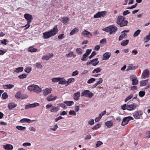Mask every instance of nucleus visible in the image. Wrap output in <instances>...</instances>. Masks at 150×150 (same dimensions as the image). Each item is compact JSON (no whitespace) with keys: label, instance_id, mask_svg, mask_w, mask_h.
Returning <instances> with one entry per match:
<instances>
[{"label":"nucleus","instance_id":"obj_1","mask_svg":"<svg viewBox=\"0 0 150 150\" xmlns=\"http://www.w3.org/2000/svg\"><path fill=\"white\" fill-rule=\"evenodd\" d=\"M58 30L57 28V25H55L53 28L49 30L44 32L43 33V36L44 38L48 39L52 36L55 35L58 32Z\"/></svg>","mask_w":150,"mask_h":150},{"label":"nucleus","instance_id":"obj_2","mask_svg":"<svg viewBox=\"0 0 150 150\" xmlns=\"http://www.w3.org/2000/svg\"><path fill=\"white\" fill-rule=\"evenodd\" d=\"M27 88L28 90L36 92L38 94L40 93L42 91V88H41L38 85L34 84L28 86Z\"/></svg>","mask_w":150,"mask_h":150},{"label":"nucleus","instance_id":"obj_3","mask_svg":"<svg viewBox=\"0 0 150 150\" xmlns=\"http://www.w3.org/2000/svg\"><path fill=\"white\" fill-rule=\"evenodd\" d=\"M128 21L125 19V18L123 16H119L118 17L117 23L120 26L122 27L126 26L128 23Z\"/></svg>","mask_w":150,"mask_h":150},{"label":"nucleus","instance_id":"obj_4","mask_svg":"<svg viewBox=\"0 0 150 150\" xmlns=\"http://www.w3.org/2000/svg\"><path fill=\"white\" fill-rule=\"evenodd\" d=\"M117 28L114 25H111L103 29V30L107 32H109L110 34H114L117 30Z\"/></svg>","mask_w":150,"mask_h":150},{"label":"nucleus","instance_id":"obj_5","mask_svg":"<svg viewBox=\"0 0 150 150\" xmlns=\"http://www.w3.org/2000/svg\"><path fill=\"white\" fill-rule=\"evenodd\" d=\"M25 18L27 21V24L25 25L23 27H26L25 29L28 28L30 26V23L33 20L32 16L28 14H25L24 15Z\"/></svg>","mask_w":150,"mask_h":150},{"label":"nucleus","instance_id":"obj_6","mask_svg":"<svg viewBox=\"0 0 150 150\" xmlns=\"http://www.w3.org/2000/svg\"><path fill=\"white\" fill-rule=\"evenodd\" d=\"M81 96H85L87 97L91 98L94 96V94L92 92H90V91L88 90H85L81 93Z\"/></svg>","mask_w":150,"mask_h":150},{"label":"nucleus","instance_id":"obj_7","mask_svg":"<svg viewBox=\"0 0 150 150\" xmlns=\"http://www.w3.org/2000/svg\"><path fill=\"white\" fill-rule=\"evenodd\" d=\"M143 114V112L141 110H137L133 113V116L136 119H139Z\"/></svg>","mask_w":150,"mask_h":150},{"label":"nucleus","instance_id":"obj_8","mask_svg":"<svg viewBox=\"0 0 150 150\" xmlns=\"http://www.w3.org/2000/svg\"><path fill=\"white\" fill-rule=\"evenodd\" d=\"M129 30H125L121 33V34L119 37L118 40L119 41L125 38L127 36V33L129 32Z\"/></svg>","mask_w":150,"mask_h":150},{"label":"nucleus","instance_id":"obj_9","mask_svg":"<svg viewBox=\"0 0 150 150\" xmlns=\"http://www.w3.org/2000/svg\"><path fill=\"white\" fill-rule=\"evenodd\" d=\"M107 11H99L94 15L95 18H100L104 17L107 14Z\"/></svg>","mask_w":150,"mask_h":150},{"label":"nucleus","instance_id":"obj_10","mask_svg":"<svg viewBox=\"0 0 150 150\" xmlns=\"http://www.w3.org/2000/svg\"><path fill=\"white\" fill-rule=\"evenodd\" d=\"M138 107L137 104L134 103H133L129 105H127V110L130 111L134 110Z\"/></svg>","mask_w":150,"mask_h":150},{"label":"nucleus","instance_id":"obj_11","mask_svg":"<svg viewBox=\"0 0 150 150\" xmlns=\"http://www.w3.org/2000/svg\"><path fill=\"white\" fill-rule=\"evenodd\" d=\"M133 119H134L133 117L131 116H128L124 117L123 119L121 125L122 126H125L128 123L129 121L133 120Z\"/></svg>","mask_w":150,"mask_h":150},{"label":"nucleus","instance_id":"obj_12","mask_svg":"<svg viewBox=\"0 0 150 150\" xmlns=\"http://www.w3.org/2000/svg\"><path fill=\"white\" fill-rule=\"evenodd\" d=\"M15 97L17 98L24 99L27 98L28 96L26 94H23L21 92H18L16 94Z\"/></svg>","mask_w":150,"mask_h":150},{"label":"nucleus","instance_id":"obj_13","mask_svg":"<svg viewBox=\"0 0 150 150\" xmlns=\"http://www.w3.org/2000/svg\"><path fill=\"white\" fill-rule=\"evenodd\" d=\"M150 72L148 69H146L143 72L141 78L142 79H145L148 78L149 76Z\"/></svg>","mask_w":150,"mask_h":150},{"label":"nucleus","instance_id":"obj_14","mask_svg":"<svg viewBox=\"0 0 150 150\" xmlns=\"http://www.w3.org/2000/svg\"><path fill=\"white\" fill-rule=\"evenodd\" d=\"M81 35L84 37L90 38L92 37V35L89 32L84 29L82 32Z\"/></svg>","mask_w":150,"mask_h":150},{"label":"nucleus","instance_id":"obj_15","mask_svg":"<svg viewBox=\"0 0 150 150\" xmlns=\"http://www.w3.org/2000/svg\"><path fill=\"white\" fill-rule=\"evenodd\" d=\"M131 80L132 81V84L133 85H136L138 83V81L137 79V77L134 75H131L130 77Z\"/></svg>","mask_w":150,"mask_h":150},{"label":"nucleus","instance_id":"obj_16","mask_svg":"<svg viewBox=\"0 0 150 150\" xmlns=\"http://www.w3.org/2000/svg\"><path fill=\"white\" fill-rule=\"evenodd\" d=\"M52 91V88L50 87H48L43 89L42 91L43 95L46 96L51 93Z\"/></svg>","mask_w":150,"mask_h":150},{"label":"nucleus","instance_id":"obj_17","mask_svg":"<svg viewBox=\"0 0 150 150\" xmlns=\"http://www.w3.org/2000/svg\"><path fill=\"white\" fill-rule=\"evenodd\" d=\"M57 98V96L51 94L47 97L46 99L48 101H51L56 100Z\"/></svg>","mask_w":150,"mask_h":150},{"label":"nucleus","instance_id":"obj_18","mask_svg":"<svg viewBox=\"0 0 150 150\" xmlns=\"http://www.w3.org/2000/svg\"><path fill=\"white\" fill-rule=\"evenodd\" d=\"M40 104L39 103H35L33 104L26 105L25 107V109H27L29 108H32L35 107L36 106H39Z\"/></svg>","mask_w":150,"mask_h":150},{"label":"nucleus","instance_id":"obj_19","mask_svg":"<svg viewBox=\"0 0 150 150\" xmlns=\"http://www.w3.org/2000/svg\"><path fill=\"white\" fill-rule=\"evenodd\" d=\"M53 56V54L52 53H48L47 54L43 56L42 57V60H48L50 58L52 57Z\"/></svg>","mask_w":150,"mask_h":150},{"label":"nucleus","instance_id":"obj_20","mask_svg":"<svg viewBox=\"0 0 150 150\" xmlns=\"http://www.w3.org/2000/svg\"><path fill=\"white\" fill-rule=\"evenodd\" d=\"M111 55V53L109 52H106L103 55L102 59L107 60L108 59Z\"/></svg>","mask_w":150,"mask_h":150},{"label":"nucleus","instance_id":"obj_21","mask_svg":"<svg viewBox=\"0 0 150 150\" xmlns=\"http://www.w3.org/2000/svg\"><path fill=\"white\" fill-rule=\"evenodd\" d=\"M8 106L9 110H12L16 107L17 104L11 102L9 103L8 105Z\"/></svg>","mask_w":150,"mask_h":150},{"label":"nucleus","instance_id":"obj_22","mask_svg":"<svg viewBox=\"0 0 150 150\" xmlns=\"http://www.w3.org/2000/svg\"><path fill=\"white\" fill-rule=\"evenodd\" d=\"M3 146L4 149L6 150H12L13 149V145L9 144L3 145Z\"/></svg>","mask_w":150,"mask_h":150},{"label":"nucleus","instance_id":"obj_23","mask_svg":"<svg viewBox=\"0 0 150 150\" xmlns=\"http://www.w3.org/2000/svg\"><path fill=\"white\" fill-rule=\"evenodd\" d=\"M35 121V120H31L28 118H23L20 120V122L22 123L24 122L30 123L32 122Z\"/></svg>","mask_w":150,"mask_h":150},{"label":"nucleus","instance_id":"obj_24","mask_svg":"<svg viewBox=\"0 0 150 150\" xmlns=\"http://www.w3.org/2000/svg\"><path fill=\"white\" fill-rule=\"evenodd\" d=\"M138 68V66H133L132 64H129L128 66L127 70H134L137 69Z\"/></svg>","mask_w":150,"mask_h":150},{"label":"nucleus","instance_id":"obj_25","mask_svg":"<svg viewBox=\"0 0 150 150\" xmlns=\"http://www.w3.org/2000/svg\"><path fill=\"white\" fill-rule=\"evenodd\" d=\"M73 98L75 100H78L80 97V92H77L74 94Z\"/></svg>","mask_w":150,"mask_h":150},{"label":"nucleus","instance_id":"obj_26","mask_svg":"<svg viewBox=\"0 0 150 150\" xmlns=\"http://www.w3.org/2000/svg\"><path fill=\"white\" fill-rule=\"evenodd\" d=\"M3 88L5 89H11L14 87V85L12 84L3 85L2 86Z\"/></svg>","mask_w":150,"mask_h":150},{"label":"nucleus","instance_id":"obj_27","mask_svg":"<svg viewBox=\"0 0 150 150\" xmlns=\"http://www.w3.org/2000/svg\"><path fill=\"white\" fill-rule=\"evenodd\" d=\"M65 56L67 58H71L72 57L75 58L76 57V55L74 54L73 52L71 51L69 53L66 54Z\"/></svg>","mask_w":150,"mask_h":150},{"label":"nucleus","instance_id":"obj_28","mask_svg":"<svg viewBox=\"0 0 150 150\" xmlns=\"http://www.w3.org/2000/svg\"><path fill=\"white\" fill-rule=\"evenodd\" d=\"M59 83L61 84H66V80L64 78H59Z\"/></svg>","mask_w":150,"mask_h":150},{"label":"nucleus","instance_id":"obj_29","mask_svg":"<svg viewBox=\"0 0 150 150\" xmlns=\"http://www.w3.org/2000/svg\"><path fill=\"white\" fill-rule=\"evenodd\" d=\"M60 109L59 106L56 107L53 106L51 109L50 111L52 112H57Z\"/></svg>","mask_w":150,"mask_h":150},{"label":"nucleus","instance_id":"obj_30","mask_svg":"<svg viewBox=\"0 0 150 150\" xmlns=\"http://www.w3.org/2000/svg\"><path fill=\"white\" fill-rule=\"evenodd\" d=\"M76 52L77 54L81 55L82 54L83 50L81 48L78 47L76 49Z\"/></svg>","mask_w":150,"mask_h":150},{"label":"nucleus","instance_id":"obj_31","mask_svg":"<svg viewBox=\"0 0 150 150\" xmlns=\"http://www.w3.org/2000/svg\"><path fill=\"white\" fill-rule=\"evenodd\" d=\"M37 50V49L34 48L33 46L30 47L28 50V51L31 52H35Z\"/></svg>","mask_w":150,"mask_h":150},{"label":"nucleus","instance_id":"obj_32","mask_svg":"<svg viewBox=\"0 0 150 150\" xmlns=\"http://www.w3.org/2000/svg\"><path fill=\"white\" fill-rule=\"evenodd\" d=\"M23 68L22 67H19L18 68H16L14 70L15 72L19 73L22 72L23 70Z\"/></svg>","mask_w":150,"mask_h":150},{"label":"nucleus","instance_id":"obj_33","mask_svg":"<svg viewBox=\"0 0 150 150\" xmlns=\"http://www.w3.org/2000/svg\"><path fill=\"white\" fill-rule=\"evenodd\" d=\"M113 122L111 121H107L105 122V125L108 128H110L113 126Z\"/></svg>","mask_w":150,"mask_h":150},{"label":"nucleus","instance_id":"obj_34","mask_svg":"<svg viewBox=\"0 0 150 150\" xmlns=\"http://www.w3.org/2000/svg\"><path fill=\"white\" fill-rule=\"evenodd\" d=\"M92 65L93 66L97 65L99 63V61L98 60V58H96L92 60Z\"/></svg>","mask_w":150,"mask_h":150},{"label":"nucleus","instance_id":"obj_35","mask_svg":"<svg viewBox=\"0 0 150 150\" xmlns=\"http://www.w3.org/2000/svg\"><path fill=\"white\" fill-rule=\"evenodd\" d=\"M78 28H76L71 30L70 33V35H72L78 32Z\"/></svg>","mask_w":150,"mask_h":150},{"label":"nucleus","instance_id":"obj_36","mask_svg":"<svg viewBox=\"0 0 150 150\" xmlns=\"http://www.w3.org/2000/svg\"><path fill=\"white\" fill-rule=\"evenodd\" d=\"M102 71L100 67H98L96 68L95 69L92 71V73H98Z\"/></svg>","mask_w":150,"mask_h":150},{"label":"nucleus","instance_id":"obj_37","mask_svg":"<svg viewBox=\"0 0 150 150\" xmlns=\"http://www.w3.org/2000/svg\"><path fill=\"white\" fill-rule=\"evenodd\" d=\"M148 79L146 80L142 81H140V86H145L148 83Z\"/></svg>","mask_w":150,"mask_h":150},{"label":"nucleus","instance_id":"obj_38","mask_svg":"<svg viewBox=\"0 0 150 150\" xmlns=\"http://www.w3.org/2000/svg\"><path fill=\"white\" fill-rule=\"evenodd\" d=\"M62 22L64 24H67L69 21V18L68 17H63L62 18Z\"/></svg>","mask_w":150,"mask_h":150},{"label":"nucleus","instance_id":"obj_39","mask_svg":"<svg viewBox=\"0 0 150 150\" xmlns=\"http://www.w3.org/2000/svg\"><path fill=\"white\" fill-rule=\"evenodd\" d=\"M129 40H123L122 41L121 43V45L122 46H125L126 45H127L129 43Z\"/></svg>","mask_w":150,"mask_h":150},{"label":"nucleus","instance_id":"obj_40","mask_svg":"<svg viewBox=\"0 0 150 150\" xmlns=\"http://www.w3.org/2000/svg\"><path fill=\"white\" fill-rule=\"evenodd\" d=\"M64 103L68 106H71L74 104V102L72 101H64Z\"/></svg>","mask_w":150,"mask_h":150},{"label":"nucleus","instance_id":"obj_41","mask_svg":"<svg viewBox=\"0 0 150 150\" xmlns=\"http://www.w3.org/2000/svg\"><path fill=\"white\" fill-rule=\"evenodd\" d=\"M141 32V30L139 29L136 31L133 35V36L134 37H136L138 36Z\"/></svg>","mask_w":150,"mask_h":150},{"label":"nucleus","instance_id":"obj_42","mask_svg":"<svg viewBox=\"0 0 150 150\" xmlns=\"http://www.w3.org/2000/svg\"><path fill=\"white\" fill-rule=\"evenodd\" d=\"M75 79L74 78H71L68 79V81H67V85H69L70 83L73 82L74 81Z\"/></svg>","mask_w":150,"mask_h":150},{"label":"nucleus","instance_id":"obj_43","mask_svg":"<svg viewBox=\"0 0 150 150\" xmlns=\"http://www.w3.org/2000/svg\"><path fill=\"white\" fill-rule=\"evenodd\" d=\"M34 65L37 68L39 69H41L42 67V65H41V64L40 62H37L36 63L34 64Z\"/></svg>","mask_w":150,"mask_h":150},{"label":"nucleus","instance_id":"obj_44","mask_svg":"<svg viewBox=\"0 0 150 150\" xmlns=\"http://www.w3.org/2000/svg\"><path fill=\"white\" fill-rule=\"evenodd\" d=\"M133 94H130L125 99V102H127L128 100L132 98L133 97Z\"/></svg>","mask_w":150,"mask_h":150},{"label":"nucleus","instance_id":"obj_45","mask_svg":"<svg viewBox=\"0 0 150 150\" xmlns=\"http://www.w3.org/2000/svg\"><path fill=\"white\" fill-rule=\"evenodd\" d=\"M59 77H54L52 78L51 80L52 82L53 83H56L57 82H59Z\"/></svg>","mask_w":150,"mask_h":150},{"label":"nucleus","instance_id":"obj_46","mask_svg":"<svg viewBox=\"0 0 150 150\" xmlns=\"http://www.w3.org/2000/svg\"><path fill=\"white\" fill-rule=\"evenodd\" d=\"M150 40V35H147L144 39V41L145 42H148Z\"/></svg>","mask_w":150,"mask_h":150},{"label":"nucleus","instance_id":"obj_47","mask_svg":"<svg viewBox=\"0 0 150 150\" xmlns=\"http://www.w3.org/2000/svg\"><path fill=\"white\" fill-rule=\"evenodd\" d=\"M8 97V95L6 93H4L2 95V98L3 99L5 100Z\"/></svg>","mask_w":150,"mask_h":150},{"label":"nucleus","instance_id":"obj_48","mask_svg":"<svg viewBox=\"0 0 150 150\" xmlns=\"http://www.w3.org/2000/svg\"><path fill=\"white\" fill-rule=\"evenodd\" d=\"M16 128L20 130H22L23 129H25L26 127L21 126H16Z\"/></svg>","mask_w":150,"mask_h":150},{"label":"nucleus","instance_id":"obj_49","mask_svg":"<svg viewBox=\"0 0 150 150\" xmlns=\"http://www.w3.org/2000/svg\"><path fill=\"white\" fill-rule=\"evenodd\" d=\"M69 114L70 115H76V113L75 111L73 110H71L69 112Z\"/></svg>","mask_w":150,"mask_h":150},{"label":"nucleus","instance_id":"obj_50","mask_svg":"<svg viewBox=\"0 0 150 150\" xmlns=\"http://www.w3.org/2000/svg\"><path fill=\"white\" fill-rule=\"evenodd\" d=\"M58 128V126L57 124L54 125L53 127L51 128L50 129L53 131H55Z\"/></svg>","mask_w":150,"mask_h":150},{"label":"nucleus","instance_id":"obj_51","mask_svg":"<svg viewBox=\"0 0 150 150\" xmlns=\"http://www.w3.org/2000/svg\"><path fill=\"white\" fill-rule=\"evenodd\" d=\"M27 75L24 74H23L21 75H19L18 76V77L20 79H24L26 78Z\"/></svg>","mask_w":150,"mask_h":150},{"label":"nucleus","instance_id":"obj_52","mask_svg":"<svg viewBox=\"0 0 150 150\" xmlns=\"http://www.w3.org/2000/svg\"><path fill=\"white\" fill-rule=\"evenodd\" d=\"M96 79L94 78H91L89 79L87 81V83L88 84L91 83L95 81Z\"/></svg>","mask_w":150,"mask_h":150},{"label":"nucleus","instance_id":"obj_53","mask_svg":"<svg viewBox=\"0 0 150 150\" xmlns=\"http://www.w3.org/2000/svg\"><path fill=\"white\" fill-rule=\"evenodd\" d=\"M87 56L86 54H84L81 58V60L82 61H86L87 60L86 57Z\"/></svg>","mask_w":150,"mask_h":150},{"label":"nucleus","instance_id":"obj_54","mask_svg":"<svg viewBox=\"0 0 150 150\" xmlns=\"http://www.w3.org/2000/svg\"><path fill=\"white\" fill-rule=\"evenodd\" d=\"M145 92L144 91H140L139 92V94L140 96L142 97L145 95Z\"/></svg>","mask_w":150,"mask_h":150},{"label":"nucleus","instance_id":"obj_55","mask_svg":"<svg viewBox=\"0 0 150 150\" xmlns=\"http://www.w3.org/2000/svg\"><path fill=\"white\" fill-rule=\"evenodd\" d=\"M91 136L90 134H88L86 135L84 138V139L85 140H88L91 139Z\"/></svg>","mask_w":150,"mask_h":150},{"label":"nucleus","instance_id":"obj_56","mask_svg":"<svg viewBox=\"0 0 150 150\" xmlns=\"http://www.w3.org/2000/svg\"><path fill=\"white\" fill-rule=\"evenodd\" d=\"M101 126V125L98 123L97 124V125H95L94 127L92 128V129H96L98 128H100Z\"/></svg>","mask_w":150,"mask_h":150},{"label":"nucleus","instance_id":"obj_57","mask_svg":"<svg viewBox=\"0 0 150 150\" xmlns=\"http://www.w3.org/2000/svg\"><path fill=\"white\" fill-rule=\"evenodd\" d=\"M88 123L89 125H92L94 124V120L93 119H91L88 120Z\"/></svg>","mask_w":150,"mask_h":150},{"label":"nucleus","instance_id":"obj_58","mask_svg":"<svg viewBox=\"0 0 150 150\" xmlns=\"http://www.w3.org/2000/svg\"><path fill=\"white\" fill-rule=\"evenodd\" d=\"M25 72L27 73H29L31 71V69L30 67H26L25 69Z\"/></svg>","mask_w":150,"mask_h":150},{"label":"nucleus","instance_id":"obj_59","mask_svg":"<svg viewBox=\"0 0 150 150\" xmlns=\"http://www.w3.org/2000/svg\"><path fill=\"white\" fill-rule=\"evenodd\" d=\"M103 142L100 141H98L97 143L96 144V147H98L100 145L102 144Z\"/></svg>","mask_w":150,"mask_h":150},{"label":"nucleus","instance_id":"obj_60","mask_svg":"<svg viewBox=\"0 0 150 150\" xmlns=\"http://www.w3.org/2000/svg\"><path fill=\"white\" fill-rule=\"evenodd\" d=\"M79 71L77 70H76L75 71L73 72L72 74V76H75L79 74Z\"/></svg>","mask_w":150,"mask_h":150},{"label":"nucleus","instance_id":"obj_61","mask_svg":"<svg viewBox=\"0 0 150 150\" xmlns=\"http://www.w3.org/2000/svg\"><path fill=\"white\" fill-rule=\"evenodd\" d=\"M31 145V143L29 142H25L23 144V145L24 146H29Z\"/></svg>","mask_w":150,"mask_h":150},{"label":"nucleus","instance_id":"obj_62","mask_svg":"<svg viewBox=\"0 0 150 150\" xmlns=\"http://www.w3.org/2000/svg\"><path fill=\"white\" fill-rule=\"evenodd\" d=\"M58 39L59 40H62L64 38V34H62L59 35L58 36Z\"/></svg>","mask_w":150,"mask_h":150},{"label":"nucleus","instance_id":"obj_63","mask_svg":"<svg viewBox=\"0 0 150 150\" xmlns=\"http://www.w3.org/2000/svg\"><path fill=\"white\" fill-rule=\"evenodd\" d=\"M6 52V49H4L3 50H0V55H2Z\"/></svg>","mask_w":150,"mask_h":150},{"label":"nucleus","instance_id":"obj_64","mask_svg":"<svg viewBox=\"0 0 150 150\" xmlns=\"http://www.w3.org/2000/svg\"><path fill=\"white\" fill-rule=\"evenodd\" d=\"M106 41L105 39H103L100 40V42L101 44H103L106 43Z\"/></svg>","mask_w":150,"mask_h":150}]
</instances>
